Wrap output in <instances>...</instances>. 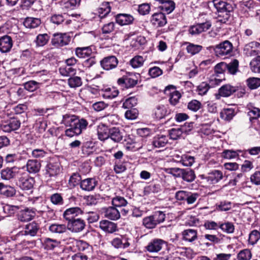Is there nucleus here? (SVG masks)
I'll list each match as a JSON object with an SVG mask.
<instances>
[{
	"mask_svg": "<svg viewBox=\"0 0 260 260\" xmlns=\"http://www.w3.org/2000/svg\"><path fill=\"white\" fill-rule=\"evenodd\" d=\"M67 226L64 224L53 223L49 227V231L54 234H62L66 232Z\"/></svg>",
	"mask_w": 260,
	"mask_h": 260,
	"instance_id": "45",
	"label": "nucleus"
},
{
	"mask_svg": "<svg viewBox=\"0 0 260 260\" xmlns=\"http://www.w3.org/2000/svg\"><path fill=\"white\" fill-rule=\"evenodd\" d=\"M175 253L177 256H186L188 259H191L194 257L193 251L190 248L177 247L175 249Z\"/></svg>",
	"mask_w": 260,
	"mask_h": 260,
	"instance_id": "41",
	"label": "nucleus"
},
{
	"mask_svg": "<svg viewBox=\"0 0 260 260\" xmlns=\"http://www.w3.org/2000/svg\"><path fill=\"white\" fill-rule=\"evenodd\" d=\"M251 257V252L248 249H244L240 251L237 256L238 260H250Z\"/></svg>",
	"mask_w": 260,
	"mask_h": 260,
	"instance_id": "57",
	"label": "nucleus"
},
{
	"mask_svg": "<svg viewBox=\"0 0 260 260\" xmlns=\"http://www.w3.org/2000/svg\"><path fill=\"white\" fill-rule=\"evenodd\" d=\"M109 138L115 142H120L123 137V133L117 127L110 128Z\"/></svg>",
	"mask_w": 260,
	"mask_h": 260,
	"instance_id": "37",
	"label": "nucleus"
},
{
	"mask_svg": "<svg viewBox=\"0 0 260 260\" xmlns=\"http://www.w3.org/2000/svg\"><path fill=\"white\" fill-rule=\"evenodd\" d=\"M20 173V169L17 167L7 168L1 171V177L3 180H10L19 176Z\"/></svg>",
	"mask_w": 260,
	"mask_h": 260,
	"instance_id": "16",
	"label": "nucleus"
},
{
	"mask_svg": "<svg viewBox=\"0 0 260 260\" xmlns=\"http://www.w3.org/2000/svg\"><path fill=\"white\" fill-rule=\"evenodd\" d=\"M13 46V41L11 38L7 35L0 38V51L3 53H6L11 50Z\"/></svg>",
	"mask_w": 260,
	"mask_h": 260,
	"instance_id": "27",
	"label": "nucleus"
},
{
	"mask_svg": "<svg viewBox=\"0 0 260 260\" xmlns=\"http://www.w3.org/2000/svg\"><path fill=\"white\" fill-rule=\"evenodd\" d=\"M98 184V181L95 178H87L80 181V187L83 190L91 191L94 190Z\"/></svg>",
	"mask_w": 260,
	"mask_h": 260,
	"instance_id": "20",
	"label": "nucleus"
},
{
	"mask_svg": "<svg viewBox=\"0 0 260 260\" xmlns=\"http://www.w3.org/2000/svg\"><path fill=\"white\" fill-rule=\"evenodd\" d=\"M50 37L47 34L38 35L35 41L37 46L42 47L45 46L49 40Z\"/></svg>",
	"mask_w": 260,
	"mask_h": 260,
	"instance_id": "49",
	"label": "nucleus"
},
{
	"mask_svg": "<svg viewBox=\"0 0 260 260\" xmlns=\"http://www.w3.org/2000/svg\"><path fill=\"white\" fill-rule=\"evenodd\" d=\"M25 167L26 171L29 174H35L40 171L41 164L37 159H28Z\"/></svg>",
	"mask_w": 260,
	"mask_h": 260,
	"instance_id": "26",
	"label": "nucleus"
},
{
	"mask_svg": "<svg viewBox=\"0 0 260 260\" xmlns=\"http://www.w3.org/2000/svg\"><path fill=\"white\" fill-rule=\"evenodd\" d=\"M223 178V174L219 170H215L208 173L205 179L209 184H215Z\"/></svg>",
	"mask_w": 260,
	"mask_h": 260,
	"instance_id": "29",
	"label": "nucleus"
},
{
	"mask_svg": "<svg viewBox=\"0 0 260 260\" xmlns=\"http://www.w3.org/2000/svg\"><path fill=\"white\" fill-rule=\"evenodd\" d=\"M16 193V190L14 187L7 185H4L3 191L1 194L6 197H13Z\"/></svg>",
	"mask_w": 260,
	"mask_h": 260,
	"instance_id": "61",
	"label": "nucleus"
},
{
	"mask_svg": "<svg viewBox=\"0 0 260 260\" xmlns=\"http://www.w3.org/2000/svg\"><path fill=\"white\" fill-rule=\"evenodd\" d=\"M211 25V22L210 21H207L205 22L198 23L190 26L188 31L192 35H199L209 29Z\"/></svg>",
	"mask_w": 260,
	"mask_h": 260,
	"instance_id": "17",
	"label": "nucleus"
},
{
	"mask_svg": "<svg viewBox=\"0 0 260 260\" xmlns=\"http://www.w3.org/2000/svg\"><path fill=\"white\" fill-rule=\"evenodd\" d=\"M68 83L70 87L74 88L80 87L82 84L81 78L78 76L70 77L68 80Z\"/></svg>",
	"mask_w": 260,
	"mask_h": 260,
	"instance_id": "54",
	"label": "nucleus"
},
{
	"mask_svg": "<svg viewBox=\"0 0 260 260\" xmlns=\"http://www.w3.org/2000/svg\"><path fill=\"white\" fill-rule=\"evenodd\" d=\"M115 20L119 25L124 26L132 24L134 21V18L128 14L120 13L115 16Z\"/></svg>",
	"mask_w": 260,
	"mask_h": 260,
	"instance_id": "21",
	"label": "nucleus"
},
{
	"mask_svg": "<svg viewBox=\"0 0 260 260\" xmlns=\"http://www.w3.org/2000/svg\"><path fill=\"white\" fill-rule=\"evenodd\" d=\"M94 144L91 141L84 142L81 147L82 153L84 155H89L93 151Z\"/></svg>",
	"mask_w": 260,
	"mask_h": 260,
	"instance_id": "50",
	"label": "nucleus"
},
{
	"mask_svg": "<svg viewBox=\"0 0 260 260\" xmlns=\"http://www.w3.org/2000/svg\"><path fill=\"white\" fill-rule=\"evenodd\" d=\"M182 239L185 241L192 242L197 238V231L193 229H187L182 233Z\"/></svg>",
	"mask_w": 260,
	"mask_h": 260,
	"instance_id": "35",
	"label": "nucleus"
},
{
	"mask_svg": "<svg viewBox=\"0 0 260 260\" xmlns=\"http://www.w3.org/2000/svg\"><path fill=\"white\" fill-rule=\"evenodd\" d=\"M42 244L45 250H53L60 246V242L55 239L45 237L42 241Z\"/></svg>",
	"mask_w": 260,
	"mask_h": 260,
	"instance_id": "22",
	"label": "nucleus"
},
{
	"mask_svg": "<svg viewBox=\"0 0 260 260\" xmlns=\"http://www.w3.org/2000/svg\"><path fill=\"white\" fill-rule=\"evenodd\" d=\"M237 91V88L235 86L230 84L222 85L218 89V95H216V99H219L218 95L222 97H229Z\"/></svg>",
	"mask_w": 260,
	"mask_h": 260,
	"instance_id": "24",
	"label": "nucleus"
},
{
	"mask_svg": "<svg viewBox=\"0 0 260 260\" xmlns=\"http://www.w3.org/2000/svg\"><path fill=\"white\" fill-rule=\"evenodd\" d=\"M83 213V210L79 207H72L66 209L63 214L64 219L68 222H70L76 219V217Z\"/></svg>",
	"mask_w": 260,
	"mask_h": 260,
	"instance_id": "15",
	"label": "nucleus"
},
{
	"mask_svg": "<svg viewBox=\"0 0 260 260\" xmlns=\"http://www.w3.org/2000/svg\"><path fill=\"white\" fill-rule=\"evenodd\" d=\"M75 245L78 250L82 253L90 255L92 251V247L87 242L83 240H76Z\"/></svg>",
	"mask_w": 260,
	"mask_h": 260,
	"instance_id": "28",
	"label": "nucleus"
},
{
	"mask_svg": "<svg viewBox=\"0 0 260 260\" xmlns=\"http://www.w3.org/2000/svg\"><path fill=\"white\" fill-rule=\"evenodd\" d=\"M119 91L115 87H108L102 90V95L105 99L112 100L118 96Z\"/></svg>",
	"mask_w": 260,
	"mask_h": 260,
	"instance_id": "34",
	"label": "nucleus"
},
{
	"mask_svg": "<svg viewBox=\"0 0 260 260\" xmlns=\"http://www.w3.org/2000/svg\"><path fill=\"white\" fill-rule=\"evenodd\" d=\"M71 41V37L66 33H57L53 35L52 44L53 46L59 47L69 44Z\"/></svg>",
	"mask_w": 260,
	"mask_h": 260,
	"instance_id": "9",
	"label": "nucleus"
},
{
	"mask_svg": "<svg viewBox=\"0 0 260 260\" xmlns=\"http://www.w3.org/2000/svg\"><path fill=\"white\" fill-rule=\"evenodd\" d=\"M244 51L247 56H255L260 54V43L251 42L245 46Z\"/></svg>",
	"mask_w": 260,
	"mask_h": 260,
	"instance_id": "14",
	"label": "nucleus"
},
{
	"mask_svg": "<svg viewBox=\"0 0 260 260\" xmlns=\"http://www.w3.org/2000/svg\"><path fill=\"white\" fill-rule=\"evenodd\" d=\"M67 15H68L66 13L63 14H54L50 17V21L54 24L59 25L66 20V17Z\"/></svg>",
	"mask_w": 260,
	"mask_h": 260,
	"instance_id": "63",
	"label": "nucleus"
},
{
	"mask_svg": "<svg viewBox=\"0 0 260 260\" xmlns=\"http://www.w3.org/2000/svg\"><path fill=\"white\" fill-rule=\"evenodd\" d=\"M35 214V212L32 210L26 209L19 212L18 215V218L21 221L27 222L31 220Z\"/></svg>",
	"mask_w": 260,
	"mask_h": 260,
	"instance_id": "33",
	"label": "nucleus"
},
{
	"mask_svg": "<svg viewBox=\"0 0 260 260\" xmlns=\"http://www.w3.org/2000/svg\"><path fill=\"white\" fill-rule=\"evenodd\" d=\"M100 228L107 233H113L118 231L117 224L107 220H102L99 222Z\"/></svg>",
	"mask_w": 260,
	"mask_h": 260,
	"instance_id": "23",
	"label": "nucleus"
},
{
	"mask_svg": "<svg viewBox=\"0 0 260 260\" xmlns=\"http://www.w3.org/2000/svg\"><path fill=\"white\" fill-rule=\"evenodd\" d=\"M178 162L182 163L184 166L190 167L194 163V158L193 156L184 154L181 156L180 159L178 160Z\"/></svg>",
	"mask_w": 260,
	"mask_h": 260,
	"instance_id": "55",
	"label": "nucleus"
},
{
	"mask_svg": "<svg viewBox=\"0 0 260 260\" xmlns=\"http://www.w3.org/2000/svg\"><path fill=\"white\" fill-rule=\"evenodd\" d=\"M241 152H242V151L241 150L225 149L221 153V156L224 159H232L239 157V153Z\"/></svg>",
	"mask_w": 260,
	"mask_h": 260,
	"instance_id": "38",
	"label": "nucleus"
},
{
	"mask_svg": "<svg viewBox=\"0 0 260 260\" xmlns=\"http://www.w3.org/2000/svg\"><path fill=\"white\" fill-rule=\"evenodd\" d=\"M150 22L154 26L161 27L167 24V19L164 13H155L151 16Z\"/></svg>",
	"mask_w": 260,
	"mask_h": 260,
	"instance_id": "18",
	"label": "nucleus"
},
{
	"mask_svg": "<svg viewBox=\"0 0 260 260\" xmlns=\"http://www.w3.org/2000/svg\"><path fill=\"white\" fill-rule=\"evenodd\" d=\"M139 76V74L128 73L118 79L117 83L119 85H124L127 88H132L137 84Z\"/></svg>",
	"mask_w": 260,
	"mask_h": 260,
	"instance_id": "3",
	"label": "nucleus"
},
{
	"mask_svg": "<svg viewBox=\"0 0 260 260\" xmlns=\"http://www.w3.org/2000/svg\"><path fill=\"white\" fill-rule=\"evenodd\" d=\"M246 82L251 89H256L260 86V79L258 78H250L247 80Z\"/></svg>",
	"mask_w": 260,
	"mask_h": 260,
	"instance_id": "64",
	"label": "nucleus"
},
{
	"mask_svg": "<svg viewBox=\"0 0 260 260\" xmlns=\"http://www.w3.org/2000/svg\"><path fill=\"white\" fill-rule=\"evenodd\" d=\"M171 113V110L167 105L159 104L153 110L152 116L157 120L165 118Z\"/></svg>",
	"mask_w": 260,
	"mask_h": 260,
	"instance_id": "12",
	"label": "nucleus"
},
{
	"mask_svg": "<svg viewBox=\"0 0 260 260\" xmlns=\"http://www.w3.org/2000/svg\"><path fill=\"white\" fill-rule=\"evenodd\" d=\"M118 60L114 55L105 57L100 61L102 68L106 71H109L115 69L118 65Z\"/></svg>",
	"mask_w": 260,
	"mask_h": 260,
	"instance_id": "11",
	"label": "nucleus"
},
{
	"mask_svg": "<svg viewBox=\"0 0 260 260\" xmlns=\"http://www.w3.org/2000/svg\"><path fill=\"white\" fill-rule=\"evenodd\" d=\"M165 93L170 95L169 103L172 106H176L179 102L181 97V93L176 90V87L174 85H169L165 88Z\"/></svg>",
	"mask_w": 260,
	"mask_h": 260,
	"instance_id": "10",
	"label": "nucleus"
},
{
	"mask_svg": "<svg viewBox=\"0 0 260 260\" xmlns=\"http://www.w3.org/2000/svg\"><path fill=\"white\" fill-rule=\"evenodd\" d=\"M112 204L115 207H121L125 206L127 204V202L123 197L116 196L112 199Z\"/></svg>",
	"mask_w": 260,
	"mask_h": 260,
	"instance_id": "60",
	"label": "nucleus"
},
{
	"mask_svg": "<svg viewBox=\"0 0 260 260\" xmlns=\"http://www.w3.org/2000/svg\"><path fill=\"white\" fill-rule=\"evenodd\" d=\"M61 123L69 127L65 132V135L69 137L80 135L83 130L86 129L88 122L82 118L78 119L75 115L66 114L63 116Z\"/></svg>",
	"mask_w": 260,
	"mask_h": 260,
	"instance_id": "1",
	"label": "nucleus"
},
{
	"mask_svg": "<svg viewBox=\"0 0 260 260\" xmlns=\"http://www.w3.org/2000/svg\"><path fill=\"white\" fill-rule=\"evenodd\" d=\"M159 8L164 12L170 14L175 8V3L172 0H166L159 6Z\"/></svg>",
	"mask_w": 260,
	"mask_h": 260,
	"instance_id": "36",
	"label": "nucleus"
},
{
	"mask_svg": "<svg viewBox=\"0 0 260 260\" xmlns=\"http://www.w3.org/2000/svg\"><path fill=\"white\" fill-rule=\"evenodd\" d=\"M151 215L157 225L162 223L166 219V214L161 211H156Z\"/></svg>",
	"mask_w": 260,
	"mask_h": 260,
	"instance_id": "56",
	"label": "nucleus"
},
{
	"mask_svg": "<svg viewBox=\"0 0 260 260\" xmlns=\"http://www.w3.org/2000/svg\"><path fill=\"white\" fill-rule=\"evenodd\" d=\"M41 23L40 19L34 17H27L25 19L23 24L29 28H35L39 26Z\"/></svg>",
	"mask_w": 260,
	"mask_h": 260,
	"instance_id": "42",
	"label": "nucleus"
},
{
	"mask_svg": "<svg viewBox=\"0 0 260 260\" xmlns=\"http://www.w3.org/2000/svg\"><path fill=\"white\" fill-rule=\"evenodd\" d=\"M145 59L140 55H136L129 61V64L134 69H137L143 66Z\"/></svg>",
	"mask_w": 260,
	"mask_h": 260,
	"instance_id": "47",
	"label": "nucleus"
},
{
	"mask_svg": "<svg viewBox=\"0 0 260 260\" xmlns=\"http://www.w3.org/2000/svg\"><path fill=\"white\" fill-rule=\"evenodd\" d=\"M21 122L17 117L11 118L10 120L3 122L1 124V129L5 133H10L18 129Z\"/></svg>",
	"mask_w": 260,
	"mask_h": 260,
	"instance_id": "7",
	"label": "nucleus"
},
{
	"mask_svg": "<svg viewBox=\"0 0 260 260\" xmlns=\"http://www.w3.org/2000/svg\"><path fill=\"white\" fill-rule=\"evenodd\" d=\"M51 202L55 205L60 206L63 204V199L60 193H55L50 197Z\"/></svg>",
	"mask_w": 260,
	"mask_h": 260,
	"instance_id": "59",
	"label": "nucleus"
},
{
	"mask_svg": "<svg viewBox=\"0 0 260 260\" xmlns=\"http://www.w3.org/2000/svg\"><path fill=\"white\" fill-rule=\"evenodd\" d=\"M104 216L111 220H117L120 217V213L115 207H109L103 209Z\"/></svg>",
	"mask_w": 260,
	"mask_h": 260,
	"instance_id": "25",
	"label": "nucleus"
},
{
	"mask_svg": "<svg viewBox=\"0 0 260 260\" xmlns=\"http://www.w3.org/2000/svg\"><path fill=\"white\" fill-rule=\"evenodd\" d=\"M184 44L186 45V50L187 52L191 55L199 53L203 48L201 45L194 44L188 42H185Z\"/></svg>",
	"mask_w": 260,
	"mask_h": 260,
	"instance_id": "39",
	"label": "nucleus"
},
{
	"mask_svg": "<svg viewBox=\"0 0 260 260\" xmlns=\"http://www.w3.org/2000/svg\"><path fill=\"white\" fill-rule=\"evenodd\" d=\"M76 70L75 69L68 65L60 67L59 69L60 74L64 77L73 75L76 74Z\"/></svg>",
	"mask_w": 260,
	"mask_h": 260,
	"instance_id": "52",
	"label": "nucleus"
},
{
	"mask_svg": "<svg viewBox=\"0 0 260 260\" xmlns=\"http://www.w3.org/2000/svg\"><path fill=\"white\" fill-rule=\"evenodd\" d=\"M260 239V233L256 230L252 231L249 234L248 244L251 245H255Z\"/></svg>",
	"mask_w": 260,
	"mask_h": 260,
	"instance_id": "51",
	"label": "nucleus"
},
{
	"mask_svg": "<svg viewBox=\"0 0 260 260\" xmlns=\"http://www.w3.org/2000/svg\"><path fill=\"white\" fill-rule=\"evenodd\" d=\"M213 48L215 55L217 56L222 57L230 55L233 50V45L229 41H224L215 47H212Z\"/></svg>",
	"mask_w": 260,
	"mask_h": 260,
	"instance_id": "4",
	"label": "nucleus"
},
{
	"mask_svg": "<svg viewBox=\"0 0 260 260\" xmlns=\"http://www.w3.org/2000/svg\"><path fill=\"white\" fill-rule=\"evenodd\" d=\"M168 143V137L164 135L155 136L152 141V145L156 148L165 147Z\"/></svg>",
	"mask_w": 260,
	"mask_h": 260,
	"instance_id": "32",
	"label": "nucleus"
},
{
	"mask_svg": "<svg viewBox=\"0 0 260 260\" xmlns=\"http://www.w3.org/2000/svg\"><path fill=\"white\" fill-rule=\"evenodd\" d=\"M142 224L147 229H153L156 227L157 224L151 215L144 217L142 220Z\"/></svg>",
	"mask_w": 260,
	"mask_h": 260,
	"instance_id": "48",
	"label": "nucleus"
},
{
	"mask_svg": "<svg viewBox=\"0 0 260 260\" xmlns=\"http://www.w3.org/2000/svg\"><path fill=\"white\" fill-rule=\"evenodd\" d=\"M201 107V103L197 100H192L187 104V109L194 112H197Z\"/></svg>",
	"mask_w": 260,
	"mask_h": 260,
	"instance_id": "62",
	"label": "nucleus"
},
{
	"mask_svg": "<svg viewBox=\"0 0 260 260\" xmlns=\"http://www.w3.org/2000/svg\"><path fill=\"white\" fill-rule=\"evenodd\" d=\"M226 71L232 75H235L238 71L239 61L237 59H234L229 63H225Z\"/></svg>",
	"mask_w": 260,
	"mask_h": 260,
	"instance_id": "46",
	"label": "nucleus"
},
{
	"mask_svg": "<svg viewBox=\"0 0 260 260\" xmlns=\"http://www.w3.org/2000/svg\"><path fill=\"white\" fill-rule=\"evenodd\" d=\"M67 229L73 233H79L85 227V221L80 218H77L70 222H67Z\"/></svg>",
	"mask_w": 260,
	"mask_h": 260,
	"instance_id": "13",
	"label": "nucleus"
},
{
	"mask_svg": "<svg viewBox=\"0 0 260 260\" xmlns=\"http://www.w3.org/2000/svg\"><path fill=\"white\" fill-rule=\"evenodd\" d=\"M249 65L253 72L260 73V55H258L252 59Z\"/></svg>",
	"mask_w": 260,
	"mask_h": 260,
	"instance_id": "53",
	"label": "nucleus"
},
{
	"mask_svg": "<svg viewBox=\"0 0 260 260\" xmlns=\"http://www.w3.org/2000/svg\"><path fill=\"white\" fill-rule=\"evenodd\" d=\"M18 177L17 185L23 190H30L32 188L35 183L34 179L28 176L26 173H20Z\"/></svg>",
	"mask_w": 260,
	"mask_h": 260,
	"instance_id": "5",
	"label": "nucleus"
},
{
	"mask_svg": "<svg viewBox=\"0 0 260 260\" xmlns=\"http://www.w3.org/2000/svg\"><path fill=\"white\" fill-rule=\"evenodd\" d=\"M110 129L105 124L100 123L97 127L98 138L101 141H104L109 138Z\"/></svg>",
	"mask_w": 260,
	"mask_h": 260,
	"instance_id": "31",
	"label": "nucleus"
},
{
	"mask_svg": "<svg viewBox=\"0 0 260 260\" xmlns=\"http://www.w3.org/2000/svg\"><path fill=\"white\" fill-rule=\"evenodd\" d=\"M166 244L167 242L161 239L154 238L145 246L144 249L150 253H157L160 251Z\"/></svg>",
	"mask_w": 260,
	"mask_h": 260,
	"instance_id": "6",
	"label": "nucleus"
},
{
	"mask_svg": "<svg viewBox=\"0 0 260 260\" xmlns=\"http://www.w3.org/2000/svg\"><path fill=\"white\" fill-rule=\"evenodd\" d=\"M236 113L237 112L234 108H224L220 112V117L225 121L230 122L233 119Z\"/></svg>",
	"mask_w": 260,
	"mask_h": 260,
	"instance_id": "30",
	"label": "nucleus"
},
{
	"mask_svg": "<svg viewBox=\"0 0 260 260\" xmlns=\"http://www.w3.org/2000/svg\"><path fill=\"white\" fill-rule=\"evenodd\" d=\"M95 52V48L92 45L84 47H78L75 50L76 55L79 58H85L94 55Z\"/></svg>",
	"mask_w": 260,
	"mask_h": 260,
	"instance_id": "19",
	"label": "nucleus"
},
{
	"mask_svg": "<svg viewBox=\"0 0 260 260\" xmlns=\"http://www.w3.org/2000/svg\"><path fill=\"white\" fill-rule=\"evenodd\" d=\"M220 229L225 233L232 234L234 232L235 226L234 224L231 222L228 221L225 223L220 222Z\"/></svg>",
	"mask_w": 260,
	"mask_h": 260,
	"instance_id": "58",
	"label": "nucleus"
},
{
	"mask_svg": "<svg viewBox=\"0 0 260 260\" xmlns=\"http://www.w3.org/2000/svg\"><path fill=\"white\" fill-rule=\"evenodd\" d=\"M214 7L218 12L216 17L217 22L226 23L229 21L233 11L232 5L226 0H213Z\"/></svg>",
	"mask_w": 260,
	"mask_h": 260,
	"instance_id": "2",
	"label": "nucleus"
},
{
	"mask_svg": "<svg viewBox=\"0 0 260 260\" xmlns=\"http://www.w3.org/2000/svg\"><path fill=\"white\" fill-rule=\"evenodd\" d=\"M111 11V7L110 3L107 2H104L100 5L98 9V12L99 17L103 18L106 17Z\"/></svg>",
	"mask_w": 260,
	"mask_h": 260,
	"instance_id": "43",
	"label": "nucleus"
},
{
	"mask_svg": "<svg viewBox=\"0 0 260 260\" xmlns=\"http://www.w3.org/2000/svg\"><path fill=\"white\" fill-rule=\"evenodd\" d=\"M225 62H221L217 64L214 67V73L216 77L214 78L217 84L220 83L222 80V79H218L217 77H219V75L222 74L224 72L226 71Z\"/></svg>",
	"mask_w": 260,
	"mask_h": 260,
	"instance_id": "40",
	"label": "nucleus"
},
{
	"mask_svg": "<svg viewBox=\"0 0 260 260\" xmlns=\"http://www.w3.org/2000/svg\"><path fill=\"white\" fill-rule=\"evenodd\" d=\"M181 175L182 179L188 182L194 181L196 178L194 171L190 169H183Z\"/></svg>",
	"mask_w": 260,
	"mask_h": 260,
	"instance_id": "44",
	"label": "nucleus"
},
{
	"mask_svg": "<svg viewBox=\"0 0 260 260\" xmlns=\"http://www.w3.org/2000/svg\"><path fill=\"white\" fill-rule=\"evenodd\" d=\"M40 228V225L36 222H30L25 226L24 230L21 231L17 234L16 237H19L27 235L34 237L37 235Z\"/></svg>",
	"mask_w": 260,
	"mask_h": 260,
	"instance_id": "8",
	"label": "nucleus"
}]
</instances>
